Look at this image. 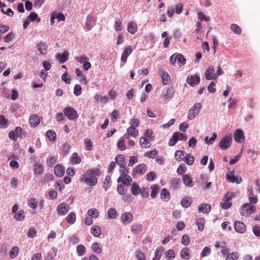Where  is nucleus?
<instances>
[{
	"label": "nucleus",
	"mask_w": 260,
	"mask_h": 260,
	"mask_svg": "<svg viewBox=\"0 0 260 260\" xmlns=\"http://www.w3.org/2000/svg\"><path fill=\"white\" fill-rule=\"evenodd\" d=\"M100 174L99 169L88 170L86 172L81 176L80 178L81 182H84L90 186H94L97 183L96 176H99Z\"/></svg>",
	"instance_id": "nucleus-1"
},
{
	"label": "nucleus",
	"mask_w": 260,
	"mask_h": 260,
	"mask_svg": "<svg viewBox=\"0 0 260 260\" xmlns=\"http://www.w3.org/2000/svg\"><path fill=\"white\" fill-rule=\"evenodd\" d=\"M234 197L233 192H228L225 194L222 202L220 203V206L222 208L227 209L230 208L232 205V199Z\"/></svg>",
	"instance_id": "nucleus-2"
},
{
	"label": "nucleus",
	"mask_w": 260,
	"mask_h": 260,
	"mask_svg": "<svg viewBox=\"0 0 260 260\" xmlns=\"http://www.w3.org/2000/svg\"><path fill=\"white\" fill-rule=\"evenodd\" d=\"M255 211V207L249 203L244 204L241 208V214L244 216H248Z\"/></svg>",
	"instance_id": "nucleus-3"
},
{
	"label": "nucleus",
	"mask_w": 260,
	"mask_h": 260,
	"mask_svg": "<svg viewBox=\"0 0 260 260\" xmlns=\"http://www.w3.org/2000/svg\"><path fill=\"white\" fill-rule=\"evenodd\" d=\"M202 107V105L200 103H196L190 110H189L187 118L190 120L193 119L195 116L200 112Z\"/></svg>",
	"instance_id": "nucleus-4"
},
{
	"label": "nucleus",
	"mask_w": 260,
	"mask_h": 260,
	"mask_svg": "<svg viewBox=\"0 0 260 260\" xmlns=\"http://www.w3.org/2000/svg\"><path fill=\"white\" fill-rule=\"evenodd\" d=\"M232 141V137L226 135L223 137L219 143V146L222 150H226L230 147Z\"/></svg>",
	"instance_id": "nucleus-5"
},
{
	"label": "nucleus",
	"mask_w": 260,
	"mask_h": 260,
	"mask_svg": "<svg viewBox=\"0 0 260 260\" xmlns=\"http://www.w3.org/2000/svg\"><path fill=\"white\" fill-rule=\"evenodd\" d=\"M65 116L70 120H74L77 118L78 114L76 111L72 107H66L63 111Z\"/></svg>",
	"instance_id": "nucleus-6"
},
{
	"label": "nucleus",
	"mask_w": 260,
	"mask_h": 260,
	"mask_svg": "<svg viewBox=\"0 0 260 260\" xmlns=\"http://www.w3.org/2000/svg\"><path fill=\"white\" fill-rule=\"evenodd\" d=\"M227 180L232 183H240L242 180L240 176H235L234 172H229L226 174Z\"/></svg>",
	"instance_id": "nucleus-7"
},
{
	"label": "nucleus",
	"mask_w": 260,
	"mask_h": 260,
	"mask_svg": "<svg viewBox=\"0 0 260 260\" xmlns=\"http://www.w3.org/2000/svg\"><path fill=\"white\" fill-rule=\"evenodd\" d=\"M205 77L207 80H216L215 73L213 67L209 66L205 72Z\"/></svg>",
	"instance_id": "nucleus-8"
},
{
	"label": "nucleus",
	"mask_w": 260,
	"mask_h": 260,
	"mask_svg": "<svg viewBox=\"0 0 260 260\" xmlns=\"http://www.w3.org/2000/svg\"><path fill=\"white\" fill-rule=\"evenodd\" d=\"M57 211L60 215H64L69 212V206L65 203H61L57 206Z\"/></svg>",
	"instance_id": "nucleus-9"
},
{
	"label": "nucleus",
	"mask_w": 260,
	"mask_h": 260,
	"mask_svg": "<svg viewBox=\"0 0 260 260\" xmlns=\"http://www.w3.org/2000/svg\"><path fill=\"white\" fill-rule=\"evenodd\" d=\"M186 81L190 86H194L200 83V78L198 75L188 76Z\"/></svg>",
	"instance_id": "nucleus-10"
},
{
	"label": "nucleus",
	"mask_w": 260,
	"mask_h": 260,
	"mask_svg": "<svg viewBox=\"0 0 260 260\" xmlns=\"http://www.w3.org/2000/svg\"><path fill=\"white\" fill-rule=\"evenodd\" d=\"M133 49L130 46H126L122 52L121 60L124 62L127 61V57L132 53Z\"/></svg>",
	"instance_id": "nucleus-11"
},
{
	"label": "nucleus",
	"mask_w": 260,
	"mask_h": 260,
	"mask_svg": "<svg viewBox=\"0 0 260 260\" xmlns=\"http://www.w3.org/2000/svg\"><path fill=\"white\" fill-rule=\"evenodd\" d=\"M133 218V215L129 212L123 213L121 216V221L124 224H129L132 221Z\"/></svg>",
	"instance_id": "nucleus-12"
},
{
	"label": "nucleus",
	"mask_w": 260,
	"mask_h": 260,
	"mask_svg": "<svg viewBox=\"0 0 260 260\" xmlns=\"http://www.w3.org/2000/svg\"><path fill=\"white\" fill-rule=\"evenodd\" d=\"M234 140L238 142L241 143L244 140V134L241 129H237L234 135Z\"/></svg>",
	"instance_id": "nucleus-13"
},
{
	"label": "nucleus",
	"mask_w": 260,
	"mask_h": 260,
	"mask_svg": "<svg viewBox=\"0 0 260 260\" xmlns=\"http://www.w3.org/2000/svg\"><path fill=\"white\" fill-rule=\"evenodd\" d=\"M117 181L118 182H121L122 184L128 186L131 185V183L132 181V178L128 175H124L123 176L121 175V176L118 178Z\"/></svg>",
	"instance_id": "nucleus-14"
},
{
	"label": "nucleus",
	"mask_w": 260,
	"mask_h": 260,
	"mask_svg": "<svg viewBox=\"0 0 260 260\" xmlns=\"http://www.w3.org/2000/svg\"><path fill=\"white\" fill-rule=\"evenodd\" d=\"M234 228L236 231L239 233H244L246 230L245 224L240 221L235 222Z\"/></svg>",
	"instance_id": "nucleus-15"
},
{
	"label": "nucleus",
	"mask_w": 260,
	"mask_h": 260,
	"mask_svg": "<svg viewBox=\"0 0 260 260\" xmlns=\"http://www.w3.org/2000/svg\"><path fill=\"white\" fill-rule=\"evenodd\" d=\"M182 181L185 185L187 187H192L193 186L192 178L190 175L186 174L183 175Z\"/></svg>",
	"instance_id": "nucleus-16"
},
{
	"label": "nucleus",
	"mask_w": 260,
	"mask_h": 260,
	"mask_svg": "<svg viewBox=\"0 0 260 260\" xmlns=\"http://www.w3.org/2000/svg\"><path fill=\"white\" fill-rule=\"evenodd\" d=\"M138 30V26L136 22L131 21L127 24V31L131 34H135Z\"/></svg>",
	"instance_id": "nucleus-17"
},
{
	"label": "nucleus",
	"mask_w": 260,
	"mask_h": 260,
	"mask_svg": "<svg viewBox=\"0 0 260 260\" xmlns=\"http://www.w3.org/2000/svg\"><path fill=\"white\" fill-rule=\"evenodd\" d=\"M40 122V118L37 115H32L29 118V124L31 126H36Z\"/></svg>",
	"instance_id": "nucleus-18"
},
{
	"label": "nucleus",
	"mask_w": 260,
	"mask_h": 260,
	"mask_svg": "<svg viewBox=\"0 0 260 260\" xmlns=\"http://www.w3.org/2000/svg\"><path fill=\"white\" fill-rule=\"evenodd\" d=\"M211 210V205L209 204H201L198 208V211L200 213H207Z\"/></svg>",
	"instance_id": "nucleus-19"
},
{
	"label": "nucleus",
	"mask_w": 260,
	"mask_h": 260,
	"mask_svg": "<svg viewBox=\"0 0 260 260\" xmlns=\"http://www.w3.org/2000/svg\"><path fill=\"white\" fill-rule=\"evenodd\" d=\"M37 48L41 54L45 55L47 53L48 46L44 42H41L39 43Z\"/></svg>",
	"instance_id": "nucleus-20"
},
{
	"label": "nucleus",
	"mask_w": 260,
	"mask_h": 260,
	"mask_svg": "<svg viewBox=\"0 0 260 260\" xmlns=\"http://www.w3.org/2000/svg\"><path fill=\"white\" fill-rule=\"evenodd\" d=\"M56 57L59 60L60 63H63L68 59V52H64L63 53H57L56 54Z\"/></svg>",
	"instance_id": "nucleus-21"
},
{
	"label": "nucleus",
	"mask_w": 260,
	"mask_h": 260,
	"mask_svg": "<svg viewBox=\"0 0 260 260\" xmlns=\"http://www.w3.org/2000/svg\"><path fill=\"white\" fill-rule=\"evenodd\" d=\"M159 74L161 77L162 83L165 85L169 84L170 81V77L169 74L167 72L162 71L159 73Z\"/></svg>",
	"instance_id": "nucleus-22"
},
{
	"label": "nucleus",
	"mask_w": 260,
	"mask_h": 260,
	"mask_svg": "<svg viewBox=\"0 0 260 260\" xmlns=\"http://www.w3.org/2000/svg\"><path fill=\"white\" fill-rule=\"evenodd\" d=\"M174 91L173 88H170L168 89L166 91V93L163 94L162 96V99L164 101H166L167 100L172 98L174 94Z\"/></svg>",
	"instance_id": "nucleus-23"
},
{
	"label": "nucleus",
	"mask_w": 260,
	"mask_h": 260,
	"mask_svg": "<svg viewBox=\"0 0 260 260\" xmlns=\"http://www.w3.org/2000/svg\"><path fill=\"white\" fill-rule=\"evenodd\" d=\"M183 160L188 165H192L194 161V157L191 154L188 153L183 157Z\"/></svg>",
	"instance_id": "nucleus-24"
},
{
	"label": "nucleus",
	"mask_w": 260,
	"mask_h": 260,
	"mask_svg": "<svg viewBox=\"0 0 260 260\" xmlns=\"http://www.w3.org/2000/svg\"><path fill=\"white\" fill-rule=\"evenodd\" d=\"M94 18L88 16L85 23V27L87 30H90L92 28V25L94 23Z\"/></svg>",
	"instance_id": "nucleus-25"
},
{
	"label": "nucleus",
	"mask_w": 260,
	"mask_h": 260,
	"mask_svg": "<svg viewBox=\"0 0 260 260\" xmlns=\"http://www.w3.org/2000/svg\"><path fill=\"white\" fill-rule=\"evenodd\" d=\"M54 173L56 175L61 177L64 175V169L59 165H56L54 168Z\"/></svg>",
	"instance_id": "nucleus-26"
},
{
	"label": "nucleus",
	"mask_w": 260,
	"mask_h": 260,
	"mask_svg": "<svg viewBox=\"0 0 260 260\" xmlns=\"http://www.w3.org/2000/svg\"><path fill=\"white\" fill-rule=\"evenodd\" d=\"M67 221L70 224H73L76 221V214L74 212H70L66 218Z\"/></svg>",
	"instance_id": "nucleus-27"
},
{
	"label": "nucleus",
	"mask_w": 260,
	"mask_h": 260,
	"mask_svg": "<svg viewBox=\"0 0 260 260\" xmlns=\"http://www.w3.org/2000/svg\"><path fill=\"white\" fill-rule=\"evenodd\" d=\"M140 144L144 148H149L151 146L148 139L143 137L140 139Z\"/></svg>",
	"instance_id": "nucleus-28"
},
{
	"label": "nucleus",
	"mask_w": 260,
	"mask_h": 260,
	"mask_svg": "<svg viewBox=\"0 0 260 260\" xmlns=\"http://www.w3.org/2000/svg\"><path fill=\"white\" fill-rule=\"evenodd\" d=\"M164 250V247L160 246L158 247L155 250V256L153 258L152 260H159L160 258V255Z\"/></svg>",
	"instance_id": "nucleus-29"
},
{
	"label": "nucleus",
	"mask_w": 260,
	"mask_h": 260,
	"mask_svg": "<svg viewBox=\"0 0 260 260\" xmlns=\"http://www.w3.org/2000/svg\"><path fill=\"white\" fill-rule=\"evenodd\" d=\"M160 198L164 201H168L170 198L169 192L165 188L162 189L160 193Z\"/></svg>",
	"instance_id": "nucleus-30"
},
{
	"label": "nucleus",
	"mask_w": 260,
	"mask_h": 260,
	"mask_svg": "<svg viewBox=\"0 0 260 260\" xmlns=\"http://www.w3.org/2000/svg\"><path fill=\"white\" fill-rule=\"evenodd\" d=\"M117 191L120 195H124L127 192V189L126 186L123 184H119L117 186Z\"/></svg>",
	"instance_id": "nucleus-31"
},
{
	"label": "nucleus",
	"mask_w": 260,
	"mask_h": 260,
	"mask_svg": "<svg viewBox=\"0 0 260 260\" xmlns=\"http://www.w3.org/2000/svg\"><path fill=\"white\" fill-rule=\"evenodd\" d=\"M24 211L23 210L18 211L14 213V218L16 220L22 221L24 218Z\"/></svg>",
	"instance_id": "nucleus-32"
},
{
	"label": "nucleus",
	"mask_w": 260,
	"mask_h": 260,
	"mask_svg": "<svg viewBox=\"0 0 260 260\" xmlns=\"http://www.w3.org/2000/svg\"><path fill=\"white\" fill-rule=\"evenodd\" d=\"M91 233L96 237H99L101 235V229L99 226L95 225L92 226L91 229Z\"/></svg>",
	"instance_id": "nucleus-33"
},
{
	"label": "nucleus",
	"mask_w": 260,
	"mask_h": 260,
	"mask_svg": "<svg viewBox=\"0 0 260 260\" xmlns=\"http://www.w3.org/2000/svg\"><path fill=\"white\" fill-rule=\"evenodd\" d=\"M131 190L132 194L134 196H137L140 193L141 191V188L136 184H133L132 185Z\"/></svg>",
	"instance_id": "nucleus-34"
},
{
	"label": "nucleus",
	"mask_w": 260,
	"mask_h": 260,
	"mask_svg": "<svg viewBox=\"0 0 260 260\" xmlns=\"http://www.w3.org/2000/svg\"><path fill=\"white\" fill-rule=\"evenodd\" d=\"M19 252V248L17 246L13 247L10 251L9 252V256L11 258H14L16 257Z\"/></svg>",
	"instance_id": "nucleus-35"
},
{
	"label": "nucleus",
	"mask_w": 260,
	"mask_h": 260,
	"mask_svg": "<svg viewBox=\"0 0 260 260\" xmlns=\"http://www.w3.org/2000/svg\"><path fill=\"white\" fill-rule=\"evenodd\" d=\"M146 170V166L145 165L142 164L140 165H139L136 168H135V171L138 173L143 174H144Z\"/></svg>",
	"instance_id": "nucleus-36"
},
{
	"label": "nucleus",
	"mask_w": 260,
	"mask_h": 260,
	"mask_svg": "<svg viewBox=\"0 0 260 260\" xmlns=\"http://www.w3.org/2000/svg\"><path fill=\"white\" fill-rule=\"evenodd\" d=\"M71 161L73 165L79 164L81 162V158L76 153H74L72 155Z\"/></svg>",
	"instance_id": "nucleus-37"
},
{
	"label": "nucleus",
	"mask_w": 260,
	"mask_h": 260,
	"mask_svg": "<svg viewBox=\"0 0 260 260\" xmlns=\"http://www.w3.org/2000/svg\"><path fill=\"white\" fill-rule=\"evenodd\" d=\"M87 214L92 218H97L99 215L98 210L95 208L90 209L88 210Z\"/></svg>",
	"instance_id": "nucleus-38"
},
{
	"label": "nucleus",
	"mask_w": 260,
	"mask_h": 260,
	"mask_svg": "<svg viewBox=\"0 0 260 260\" xmlns=\"http://www.w3.org/2000/svg\"><path fill=\"white\" fill-rule=\"evenodd\" d=\"M159 187L158 185H153L151 186V197L152 198H156L158 191L159 190Z\"/></svg>",
	"instance_id": "nucleus-39"
},
{
	"label": "nucleus",
	"mask_w": 260,
	"mask_h": 260,
	"mask_svg": "<svg viewBox=\"0 0 260 260\" xmlns=\"http://www.w3.org/2000/svg\"><path fill=\"white\" fill-rule=\"evenodd\" d=\"M8 126V120L5 118V116L0 115V127L1 128H7Z\"/></svg>",
	"instance_id": "nucleus-40"
},
{
	"label": "nucleus",
	"mask_w": 260,
	"mask_h": 260,
	"mask_svg": "<svg viewBox=\"0 0 260 260\" xmlns=\"http://www.w3.org/2000/svg\"><path fill=\"white\" fill-rule=\"evenodd\" d=\"M181 257L184 259H188L190 257L189 254L188 252V249L187 247L183 248L181 251Z\"/></svg>",
	"instance_id": "nucleus-41"
},
{
	"label": "nucleus",
	"mask_w": 260,
	"mask_h": 260,
	"mask_svg": "<svg viewBox=\"0 0 260 260\" xmlns=\"http://www.w3.org/2000/svg\"><path fill=\"white\" fill-rule=\"evenodd\" d=\"M127 132L129 135L133 137H136L138 134V131L134 126H130L127 129Z\"/></svg>",
	"instance_id": "nucleus-42"
},
{
	"label": "nucleus",
	"mask_w": 260,
	"mask_h": 260,
	"mask_svg": "<svg viewBox=\"0 0 260 260\" xmlns=\"http://www.w3.org/2000/svg\"><path fill=\"white\" fill-rule=\"evenodd\" d=\"M131 230L135 234H138L142 231V225L141 224L133 225L131 227Z\"/></svg>",
	"instance_id": "nucleus-43"
},
{
	"label": "nucleus",
	"mask_w": 260,
	"mask_h": 260,
	"mask_svg": "<svg viewBox=\"0 0 260 260\" xmlns=\"http://www.w3.org/2000/svg\"><path fill=\"white\" fill-rule=\"evenodd\" d=\"M91 248L92 251L96 253L100 254L102 253V249L100 247L99 244L98 243H93Z\"/></svg>",
	"instance_id": "nucleus-44"
},
{
	"label": "nucleus",
	"mask_w": 260,
	"mask_h": 260,
	"mask_svg": "<svg viewBox=\"0 0 260 260\" xmlns=\"http://www.w3.org/2000/svg\"><path fill=\"white\" fill-rule=\"evenodd\" d=\"M198 229L200 231H203L204 229L205 219L204 218H200L197 220Z\"/></svg>",
	"instance_id": "nucleus-45"
},
{
	"label": "nucleus",
	"mask_w": 260,
	"mask_h": 260,
	"mask_svg": "<svg viewBox=\"0 0 260 260\" xmlns=\"http://www.w3.org/2000/svg\"><path fill=\"white\" fill-rule=\"evenodd\" d=\"M27 19H28L29 21H34L36 20H37L38 22L40 21V18H38V14L35 12L31 13L27 17Z\"/></svg>",
	"instance_id": "nucleus-46"
},
{
	"label": "nucleus",
	"mask_w": 260,
	"mask_h": 260,
	"mask_svg": "<svg viewBox=\"0 0 260 260\" xmlns=\"http://www.w3.org/2000/svg\"><path fill=\"white\" fill-rule=\"evenodd\" d=\"M108 215L110 218L115 219L117 217V212L114 208H111L108 211Z\"/></svg>",
	"instance_id": "nucleus-47"
},
{
	"label": "nucleus",
	"mask_w": 260,
	"mask_h": 260,
	"mask_svg": "<svg viewBox=\"0 0 260 260\" xmlns=\"http://www.w3.org/2000/svg\"><path fill=\"white\" fill-rule=\"evenodd\" d=\"M44 170L43 166L40 164H36L34 166V171L36 174H41Z\"/></svg>",
	"instance_id": "nucleus-48"
},
{
	"label": "nucleus",
	"mask_w": 260,
	"mask_h": 260,
	"mask_svg": "<svg viewBox=\"0 0 260 260\" xmlns=\"http://www.w3.org/2000/svg\"><path fill=\"white\" fill-rule=\"evenodd\" d=\"M46 135L51 141H54L56 139V133L53 130L48 131Z\"/></svg>",
	"instance_id": "nucleus-49"
},
{
	"label": "nucleus",
	"mask_w": 260,
	"mask_h": 260,
	"mask_svg": "<svg viewBox=\"0 0 260 260\" xmlns=\"http://www.w3.org/2000/svg\"><path fill=\"white\" fill-rule=\"evenodd\" d=\"M77 252L79 256H82L85 253V248L82 245H79L77 246Z\"/></svg>",
	"instance_id": "nucleus-50"
},
{
	"label": "nucleus",
	"mask_w": 260,
	"mask_h": 260,
	"mask_svg": "<svg viewBox=\"0 0 260 260\" xmlns=\"http://www.w3.org/2000/svg\"><path fill=\"white\" fill-rule=\"evenodd\" d=\"M198 19L201 21H205L206 22H208L210 18L209 17L206 16L203 12H199L198 13Z\"/></svg>",
	"instance_id": "nucleus-51"
},
{
	"label": "nucleus",
	"mask_w": 260,
	"mask_h": 260,
	"mask_svg": "<svg viewBox=\"0 0 260 260\" xmlns=\"http://www.w3.org/2000/svg\"><path fill=\"white\" fill-rule=\"evenodd\" d=\"M231 29L235 34H240L241 33V29L236 24H232L231 25Z\"/></svg>",
	"instance_id": "nucleus-52"
},
{
	"label": "nucleus",
	"mask_w": 260,
	"mask_h": 260,
	"mask_svg": "<svg viewBox=\"0 0 260 260\" xmlns=\"http://www.w3.org/2000/svg\"><path fill=\"white\" fill-rule=\"evenodd\" d=\"M84 144L85 145V149L87 150L90 151L92 149V143L89 139H86L84 140Z\"/></svg>",
	"instance_id": "nucleus-53"
},
{
	"label": "nucleus",
	"mask_w": 260,
	"mask_h": 260,
	"mask_svg": "<svg viewBox=\"0 0 260 260\" xmlns=\"http://www.w3.org/2000/svg\"><path fill=\"white\" fill-rule=\"evenodd\" d=\"M239 257L237 252H232L228 255L225 260H237Z\"/></svg>",
	"instance_id": "nucleus-54"
},
{
	"label": "nucleus",
	"mask_w": 260,
	"mask_h": 260,
	"mask_svg": "<svg viewBox=\"0 0 260 260\" xmlns=\"http://www.w3.org/2000/svg\"><path fill=\"white\" fill-rule=\"evenodd\" d=\"M124 139L123 137H121L118 141L117 146L119 149L121 150H124L125 149V146L124 143Z\"/></svg>",
	"instance_id": "nucleus-55"
},
{
	"label": "nucleus",
	"mask_w": 260,
	"mask_h": 260,
	"mask_svg": "<svg viewBox=\"0 0 260 260\" xmlns=\"http://www.w3.org/2000/svg\"><path fill=\"white\" fill-rule=\"evenodd\" d=\"M166 257L169 259L171 260L175 257V253L172 249H169L165 252Z\"/></svg>",
	"instance_id": "nucleus-56"
},
{
	"label": "nucleus",
	"mask_w": 260,
	"mask_h": 260,
	"mask_svg": "<svg viewBox=\"0 0 260 260\" xmlns=\"http://www.w3.org/2000/svg\"><path fill=\"white\" fill-rule=\"evenodd\" d=\"M190 200L187 198H185L181 200V205L183 207L187 208L190 205Z\"/></svg>",
	"instance_id": "nucleus-57"
},
{
	"label": "nucleus",
	"mask_w": 260,
	"mask_h": 260,
	"mask_svg": "<svg viewBox=\"0 0 260 260\" xmlns=\"http://www.w3.org/2000/svg\"><path fill=\"white\" fill-rule=\"evenodd\" d=\"M82 88L79 84H76L74 86V93L76 96H79L81 94Z\"/></svg>",
	"instance_id": "nucleus-58"
},
{
	"label": "nucleus",
	"mask_w": 260,
	"mask_h": 260,
	"mask_svg": "<svg viewBox=\"0 0 260 260\" xmlns=\"http://www.w3.org/2000/svg\"><path fill=\"white\" fill-rule=\"evenodd\" d=\"M186 171V167L185 165H180L177 170V173L179 175H182V174L184 172H185Z\"/></svg>",
	"instance_id": "nucleus-59"
},
{
	"label": "nucleus",
	"mask_w": 260,
	"mask_h": 260,
	"mask_svg": "<svg viewBox=\"0 0 260 260\" xmlns=\"http://www.w3.org/2000/svg\"><path fill=\"white\" fill-rule=\"evenodd\" d=\"M180 179L179 178H174L171 181V184L174 188L178 187L180 184Z\"/></svg>",
	"instance_id": "nucleus-60"
},
{
	"label": "nucleus",
	"mask_w": 260,
	"mask_h": 260,
	"mask_svg": "<svg viewBox=\"0 0 260 260\" xmlns=\"http://www.w3.org/2000/svg\"><path fill=\"white\" fill-rule=\"evenodd\" d=\"M15 37V34L13 32H10L6 37H4V41L8 43L12 40Z\"/></svg>",
	"instance_id": "nucleus-61"
},
{
	"label": "nucleus",
	"mask_w": 260,
	"mask_h": 260,
	"mask_svg": "<svg viewBox=\"0 0 260 260\" xmlns=\"http://www.w3.org/2000/svg\"><path fill=\"white\" fill-rule=\"evenodd\" d=\"M157 154V152L155 150H153L150 151H147L145 153L144 155L146 157H148L149 158H154Z\"/></svg>",
	"instance_id": "nucleus-62"
},
{
	"label": "nucleus",
	"mask_w": 260,
	"mask_h": 260,
	"mask_svg": "<svg viewBox=\"0 0 260 260\" xmlns=\"http://www.w3.org/2000/svg\"><path fill=\"white\" fill-rule=\"evenodd\" d=\"M190 241V238L188 235H184L181 239V243L183 245L186 246L188 244Z\"/></svg>",
	"instance_id": "nucleus-63"
},
{
	"label": "nucleus",
	"mask_w": 260,
	"mask_h": 260,
	"mask_svg": "<svg viewBox=\"0 0 260 260\" xmlns=\"http://www.w3.org/2000/svg\"><path fill=\"white\" fill-rule=\"evenodd\" d=\"M252 231L253 234L256 237H260V226L258 225H255L253 227Z\"/></svg>",
	"instance_id": "nucleus-64"
}]
</instances>
